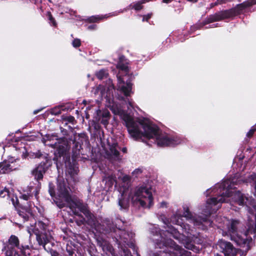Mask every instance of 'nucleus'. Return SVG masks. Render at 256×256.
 <instances>
[{"mask_svg": "<svg viewBox=\"0 0 256 256\" xmlns=\"http://www.w3.org/2000/svg\"><path fill=\"white\" fill-rule=\"evenodd\" d=\"M182 216H181L174 215L170 218V222L180 226L183 230V233H180L178 230L173 226H170L165 232H162L160 228L156 226H152L150 229L152 236L151 239L154 242L156 248H162L166 247V252H163L168 253L170 256H190L191 252H188L176 245L175 242L168 238V236H172L183 244L184 247L194 252H197L198 249L193 244L192 240H194L193 228H191L188 224H184L182 222Z\"/></svg>", "mask_w": 256, "mask_h": 256, "instance_id": "7ed1b4c3", "label": "nucleus"}, {"mask_svg": "<svg viewBox=\"0 0 256 256\" xmlns=\"http://www.w3.org/2000/svg\"><path fill=\"white\" fill-rule=\"evenodd\" d=\"M117 67L122 70H124V72H127L128 70V66L127 65L120 62L118 64Z\"/></svg>", "mask_w": 256, "mask_h": 256, "instance_id": "a878e982", "label": "nucleus"}, {"mask_svg": "<svg viewBox=\"0 0 256 256\" xmlns=\"http://www.w3.org/2000/svg\"><path fill=\"white\" fill-rule=\"evenodd\" d=\"M122 180L123 182H128L130 181V178L127 176H124L122 177Z\"/></svg>", "mask_w": 256, "mask_h": 256, "instance_id": "72a5a7b5", "label": "nucleus"}, {"mask_svg": "<svg viewBox=\"0 0 256 256\" xmlns=\"http://www.w3.org/2000/svg\"><path fill=\"white\" fill-rule=\"evenodd\" d=\"M130 200L136 206L150 208L153 204V196L150 186L146 184H139L132 189L128 194L122 192L118 198V204L120 210H126Z\"/></svg>", "mask_w": 256, "mask_h": 256, "instance_id": "20e7f679", "label": "nucleus"}, {"mask_svg": "<svg viewBox=\"0 0 256 256\" xmlns=\"http://www.w3.org/2000/svg\"><path fill=\"white\" fill-rule=\"evenodd\" d=\"M222 2H224V0H218L216 2L211 4V7H213L219 4H221Z\"/></svg>", "mask_w": 256, "mask_h": 256, "instance_id": "7c9ffc66", "label": "nucleus"}, {"mask_svg": "<svg viewBox=\"0 0 256 256\" xmlns=\"http://www.w3.org/2000/svg\"><path fill=\"white\" fill-rule=\"evenodd\" d=\"M124 102L127 105L128 109H130V108H134V102L132 100L126 98V100H124Z\"/></svg>", "mask_w": 256, "mask_h": 256, "instance_id": "bb28decb", "label": "nucleus"}, {"mask_svg": "<svg viewBox=\"0 0 256 256\" xmlns=\"http://www.w3.org/2000/svg\"><path fill=\"white\" fill-rule=\"evenodd\" d=\"M52 113L54 114H56L60 113V112H52Z\"/></svg>", "mask_w": 256, "mask_h": 256, "instance_id": "79ce46f5", "label": "nucleus"}, {"mask_svg": "<svg viewBox=\"0 0 256 256\" xmlns=\"http://www.w3.org/2000/svg\"><path fill=\"white\" fill-rule=\"evenodd\" d=\"M16 159L10 157L7 160L0 163V174L8 173L17 168Z\"/></svg>", "mask_w": 256, "mask_h": 256, "instance_id": "f8f14e48", "label": "nucleus"}, {"mask_svg": "<svg viewBox=\"0 0 256 256\" xmlns=\"http://www.w3.org/2000/svg\"><path fill=\"white\" fill-rule=\"evenodd\" d=\"M33 203L30 202H28L26 204L23 206L21 208V210H18L20 216H22L24 220L28 218L30 216L32 215V206Z\"/></svg>", "mask_w": 256, "mask_h": 256, "instance_id": "dca6fc26", "label": "nucleus"}, {"mask_svg": "<svg viewBox=\"0 0 256 256\" xmlns=\"http://www.w3.org/2000/svg\"><path fill=\"white\" fill-rule=\"evenodd\" d=\"M124 224V222L123 220L120 219H118L115 222V228H110L109 230H106V232H116L117 236L116 238L117 241L120 240H123L124 242L126 243L128 239H130L133 238L134 234L132 232H126L124 230H122Z\"/></svg>", "mask_w": 256, "mask_h": 256, "instance_id": "9d476101", "label": "nucleus"}, {"mask_svg": "<svg viewBox=\"0 0 256 256\" xmlns=\"http://www.w3.org/2000/svg\"><path fill=\"white\" fill-rule=\"evenodd\" d=\"M52 256H58V254L56 252H54L52 254Z\"/></svg>", "mask_w": 256, "mask_h": 256, "instance_id": "58836bf2", "label": "nucleus"}, {"mask_svg": "<svg viewBox=\"0 0 256 256\" xmlns=\"http://www.w3.org/2000/svg\"><path fill=\"white\" fill-rule=\"evenodd\" d=\"M42 154L40 151H38L34 153L32 156L35 158H40L42 156Z\"/></svg>", "mask_w": 256, "mask_h": 256, "instance_id": "c756f323", "label": "nucleus"}, {"mask_svg": "<svg viewBox=\"0 0 256 256\" xmlns=\"http://www.w3.org/2000/svg\"><path fill=\"white\" fill-rule=\"evenodd\" d=\"M217 246L220 247L225 256H236L238 250L234 248L230 242L223 240H220Z\"/></svg>", "mask_w": 256, "mask_h": 256, "instance_id": "9b49d317", "label": "nucleus"}, {"mask_svg": "<svg viewBox=\"0 0 256 256\" xmlns=\"http://www.w3.org/2000/svg\"><path fill=\"white\" fill-rule=\"evenodd\" d=\"M0 220H1V218H0Z\"/></svg>", "mask_w": 256, "mask_h": 256, "instance_id": "de8ad7c7", "label": "nucleus"}, {"mask_svg": "<svg viewBox=\"0 0 256 256\" xmlns=\"http://www.w3.org/2000/svg\"><path fill=\"white\" fill-rule=\"evenodd\" d=\"M188 2H196L198 1V0H186Z\"/></svg>", "mask_w": 256, "mask_h": 256, "instance_id": "ea45409f", "label": "nucleus"}, {"mask_svg": "<svg viewBox=\"0 0 256 256\" xmlns=\"http://www.w3.org/2000/svg\"><path fill=\"white\" fill-rule=\"evenodd\" d=\"M248 220H250V216H248Z\"/></svg>", "mask_w": 256, "mask_h": 256, "instance_id": "a18cd8bd", "label": "nucleus"}, {"mask_svg": "<svg viewBox=\"0 0 256 256\" xmlns=\"http://www.w3.org/2000/svg\"><path fill=\"white\" fill-rule=\"evenodd\" d=\"M104 180H106V182H109L110 186L112 185L114 182H116V183L117 182H116V176L115 175H114L112 174L108 176H106L104 178Z\"/></svg>", "mask_w": 256, "mask_h": 256, "instance_id": "4be33fe9", "label": "nucleus"}, {"mask_svg": "<svg viewBox=\"0 0 256 256\" xmlns=\"http://www.w3.org/2000/svg\"><path fill=\"white\" fill-rule=\"evenodd\" d=\"M96 27V24H92V25L89 26H88V28L90 30H91L95 29Z\"/></svg>", "mask_w": 256, "mask_h": 256, "instance_id": "f704fd0d", "label": "nucleus"}, {"mask_svg": "<svg viewBox=\"0 0 256 256\" xmlns=\"http://www.w3.org/2000/svg\"><path fill=\"white\" fill-rule=\"evenodd\" d=\"M138 256H140V255L138 254Z\"/></svg>", "mask_w": 256, "mask_h": 256, "instance_id": "49530a36", "label": "nucleus"}, {"mask_svg": "<svg viewBox=\"0 0 256 256\" xmlns=\"http://www.w3.org/2000/svg\"><path fill=\"white\" fill-rule=\"evenodd\" d=\"M58 186L56 196L54 200L58 207L62 208L65 206L70 208L74 214L80 216L82 213L88 219L93 220V215L90 212L88 206L78 201L74 202L72 200L70 194V188L67 186V181L62 178H58Z\"/></svg>", "mask_w": 256, "mask_h": 256, "instance_id": "39448f33", "label": "nucleus"}, {"mask_svg": "<svg viewBox=\"0 0 256 256\" xmlns=\"http://www.w3.org/2000/svg\"><path fill=\"white\" fill-rule=\"evenodd\" d=\"M46 170L44 166L42 164H40L32 171V174L34 177V178L36 180V182L38 183L36 188H40V182L38 180L42 178Z\"/></svg>", "mask_w": 256, "mask_h": 256, "instance_id": "f3484780", "label": "nucleus"}, {"mask_svg": "<svg viewBox=\"0 0 256 256\" xmlns=\"http://www.w3.org/2000/svg\"><path fill=\"white\" fill-rule=\"evenodd\" d=\"M49 193L51 196L53 197L54 195V186L53 184L50 182L49 183V190H48Z\"/></svg>", "mask_w": 256, "mask_h": 256, "instance_id": "c85d7f7f", "label": "nucleus"}, {"mask_svg": "<svg viewBox=\"0 0 256 256\" xmlns=\"http://www.w3.org/2000/svg\"><path fill=\"white\" fill-rule=\"evenodd\" d=\"M108 150H106V154L110 157V158L114 159V160H120L119 156L118 150L120 148L118 146V144L114 142L111 144L110 142H108Z\"/></svg>", "mask_w": 256, "mask_h": 256, "instance_id": "4468645a", "label": "nucleus"}, {"mask_svg": "<svg viewBox=\"0 0 256 256\" xmlns=\"http://www.w3.org/2000/svg\"><path fill=\"white\" fill-rule=\"evenodd\" d=\"M80 44L81 42L80 40L78 38H74L72 42V45L74 48L79 47Z\"/></svg>", "mask_w": 256, "mask_h": 256, "instance_id": "cd10ccee", "label": "nucleus"}, {"mask_svg": "<svg viewBox=\"0 0 256 256\" xmlns=\"http://www.w3.org/2000/svg\"><path fill=\"white\" fill-rule=\"evenodd\" d=\"M107 74V72L104 70H101L98 72L96 74L97 78L100 80L103 79L106 76Z\"/></svg>", "mask_w": 256, "mask_h": 256, "instance_id": "5701e85b", "label": "nucleus"}, {"mask_svg": "<svg viewBox=\"0 0 256 256\" xmlns=\"http://www.w3.org/2000/svg\"><path fill=\"white\" fill-rule=\"evenodd\" d=\"M143 172V170L141 168L136 169L132 173V175L135 177L139 176Z\"/></svg>", "mask_w": 256, "mask_h": 256, "instance_id": "393cba45", "label": "nucleus"}, {"mask_svg": "<svg viewBox=\"0 0 256 256\" xmlns=\"http://www.w3.org/2000/svg\"><path fill=\"white\" fill-rule=\"evenodd\" d=\"M118 90L123 92L126 96H128L132 92V84L130 82H124L120 76H118Z\"/></svg>", "mask_w": 256, "mask_h": 256, "instance_id": "ddd939ff", "label": "nucleus"}, {"mask_svg": "<svg viewBox=\"0 0 256 256\" xmlns=\"http://www.w3.org/2000/svg\"><path fill=\"white\" fill-rule=\"evenodd\" d=\"M6 196H8V198H10V200L12 204L16 207L18 204V198L14 195L11 196L10 193L6 188H5L4 190L0 191V197L4 198Z\"/></svg>", "mask_w": 256, "mask_h": 256, "instance_id": "aec40b11", "label": "nucleus"}, {"mask_svg": "<svg viewBox=\"0 0 256 256\" xmlns=\"http://www.w3.org/2000/svg\"><path fill=\"white\" fill-rule=\"evenodd\" d=\"M26 151V150L25 148H24L22 150V156L24 158H26V156H27V154H26V153L24 152Z\"/></svg>", "mask_w": 256, "mask_h": 256, "instance_id": "e433bc0d", "label": "nucleus"}, {"mask_svg": "<svg viewBox=\"0 0 256 256\" xmlns=\"http://www.w3.org/2000/svg\"><path fill=\"white\" fill-rule=\"evenodd\" d=\"M42 141L45 146L56 149L54 153L60 156H63L68 149V142L63 138H58L54 134H46Z\"/></svg>", "mask_w": 256, "mask_h": 256, "instance_id": "1a4fd4ad", "label": "nucleus"}, {"mask_svg": "<svg viewBox=\"0 0 256 256\" xmlns=\"http://www.w3.org/2000/svg\"><path fill=\"white\" fill-rule=\"evenodd\" d=\"M173 0H163V2H164V3H166V4H168L169 2H170L172 1Z\"/></svg>", "mask_w": 256, "mask_h": 256, "instance_id": "4c0bfd02", "label": "nucleus"}, {"mask_svg": "<svg viewBox=\"0 0 256 256\" xmlns=\"http://www.w3.org/2000/svg\"><path fill=\"white\" fill-rule=\"evenodd\" d=\"M254 4H256V0H248L238 4L233 8L221 11L210 16L205 20L204 24L233 18L244 12H246L248 8H250Z\"/></svg>", "mask_w": 256, "mask_h": 256, "instance_id": "0eeeda50", "label": "nucleus"}, {"mask_svg": "<svg viewBox=\"0 0 256 256\" xmlns=\"http://www.w3.org/2000/svg\"><path fill=\"white\" fill-rule=\"evenodd\" d=\"M96 120L106 126L110 119V113L108 110H100L96 111Z\"/></svg>", "mask_w": 256, "mask_h": 256, "instance_id": "2eb2a0df", "label": "nucleus"}, {"mask_svg": "<svg viewBox=\"0 0 256 256\" xmlns=\"http://www.w3.org/2000/svg\"><path fill=\"white\" fill-rule=\"evenodd\" d=\"M255 130H256L255 128L250 129L246 134L247 136L248 137L252 136L253 135Z\"/></svg>", "mask_w": 256, "mask_h": 256, "instance_id": "473e14b6", "label": "nucleus"}, {"mask_svg": "<svg viewBox=\"0 0 256 256\" xmlns=\"http://www.w3.org/2000/svg\"><path fill=\"white\" fill-rule=\"evenodd\" d=\"M167 203L165 202H162L160 203V206L162 208H164L166 206Z\"/></svg>", "mask_w": 256, "mask_h": 256, "instance_id": "c9c22d12", "label": "nucleus"}, {"mask_svg": "<svg viewBox=\"0 0 256 256\" xmlns=\"http://www.w3.org/2000/svg\"><path fill=\"white\" fill-rule=\"evenodd\" d=\"M122 151L124 152H126V148H123L122 149Z\"/></svg>", "mask_w": 256, "mask_h": 256, "instance_id": "a19ab883", "label": "nucleus"}, {"mask_svg": "<svg viewBox=\"0 0 256 256\" xmlns=\"http://www.w3.org/2000/svg\"><path fill=\"white\" fill-rule=\"evenodd\" d=\"M152 14H148L146 15L143 16L142 21H148V20L151 18Z\"/></svg>", "mask_w": 256, "mask_h": 256, "instance_id": "2f4dec72", "label": "nucleus"}, {"mask_svg": "<svg viewBox=\"0 0 256 256\" xmlns=\"http://www.w3.org/2000/svg\"><path fill=\"white\" fill-rule=\"evenodd\" d=\"M29 191L26 194H22L20 198H22L26 201L30 200V198L32 197L34 195L36 196L37 194L38 193L39 188L36 187H34L30 185L29 186Z\"/></svg>", "mask_w": 256, "mask_h": 256, "instance_id": "6ab92c4d", "label": "nucleus"}, {"mask_svg": "<svg viewBox=\"0 0 256 256\" xmlns=\"http://www.w3.org/2000/svg\"><path fill=\"white\" fill-rule=\"evenodd\" d=\"M38 112H39V110L34 111V114H37Z\"/></svg>", "mask_w": 256, "mask_h": 256, "instance_id": "37998d69", "label": "nucleus"}, {"mask_svg": "<svg viewBox=\"0 0 256 256\" xmlns=\"http://www.w3.org/2000/svg\"><path fill=\"white\" fill-rule=\"evenodd\" d=\"M230 182V184L232 183V188L230 189V191L233 192L234 193L236 192H241L240 190H236V186L240 184L242 182H244L243 180L241 178H238L237 175L234 176L232 178H224L222 182ZM246 183H250L251 185L254 186L255 188V193L256 194V174H253L250 176L245 181ZM244 194V193H242ZM244 194L248 196L250 198H252V202L248 206L243 205L242 206H244L245 208L248 210V212L250 214H252L254 216V218L255 222L252 224L250 222H248V229L247 234L248 235L253 234L254 238H256V202L254 203V199L252 196H249L248 194Z\"/></svg>", "mask_w": 256, "mask_h": 256, "instance_id": "423d86ee", "label": "nucleus"}, {"mask_svg": "<svg viewBox=\"0 0 256 256\" xmlns=\"http://www.w3.org/2000/svg\"><path fill=\"white\" fill-rule=\"evenodd\" d=\"M78 172V168L70 164L66 166V172L68 173L72 178H74V176L77 174Z\"/></svg>", "mask_w": 256, "mask_h": 256, "instance_id": "412c9836", "label": "nucleus"}, {"mask_svg": "<svg viewBox=\"0 0 256 256\" xmlns=\"http://www.w3.org/2000/svg\"><path fill=\"white\" fill-rule=\"evenodd\" d=\"M48 224L42 222H36L34 225L28 228V232L30 236L34 233L39 245L45 247V246L52 239V232L48 228Z\"/></svg>", "mask_w": 256, "mask_h": 256, "instance_id": "6e6552de", "label": "nucleus"}, {"mask_svg": "<svg viewBox=\"0 0 256 256\" xmlns=\"http://www.w3.org/2000/svg\"><path fill=\"white\" fill-rule=\"evenodd\" d=\"M48 19L50 21V25H52L54 26H56L57 25L56 22L54 18L52 16L50 12H48Z\"/></svg>", "mask_w": 256, "mask_h": 256, "instance_id": "b1692460", "label": "nucleus"}, {"mask_svg": "<svg viewBox=\"0 0 256 256\" xmlns=\"http://www.w3.org/2000/svg\"><path fill=\"white\" fill-rule=\"evenodd\" d=\"M122 12V11L114 12L109 13L108 14H106L104 15L93 16L88 18V20L91 22H98L100 20H102L103 19L111 17V16H116Z\"/></svg>", "mask_w": 256, "mask_h": 256, "instance_id": "a211bd4d", "label": "nucleus"}, {"mask_svg": "<svg viewBox=\"0 0 256 256\" xmlns=\"http://www.w3.org/2000/svg\"><path fill=\"white\" fill-rule=\"evenodd\" d=\"M232 188V183L230 182H218L214 186L208 189L205 194L206 196H210L204 204L200 206L199 210L201 216H194L189 210V206L187 204L182 206L184 212L182 216L190 224L202 230L208 226L216 225L222 230L223 236L230 235L232 240L240 246L244 248V251L246 252L250 248V244L252 238L248 236L247 231L244 234L236 233L237 225L239 222L237 220H228L226 217L216 218L214 224L209 218L212 214L216 212L222 206V203H228L232 208L236 211V206H248L252 202V198L248 196L242 194L240 192L234 193L230 191Z\"/></svg>", "mask_w": 256, "mask_h": 256, "instance_id": "f257e3e1", "label": "nucleus"}, {"mask_svg": "<svg viewBox=\"0 0 256 256\" xmlns=\"http://www.w3.org/2000/svg\"><path fill=\"white\" fill-rule=\"evenodd\" d=\"M114 90L112 80H108L106 84L93 88L92 92L96 98V102L106 100V106L114 114L119 116L124 120L128 133L134 140H142L143 138H146L160 147L174 146L182 142V140L179 136L164 132L147 120L134 118L126 112L120 104L114 101Z\"/></svg>", "mask_w": 256, "mask_h": 256, "instance_id": "f03ea898", "label": "nucleus"}, {"mask_svg": "<svg viewBox=\"0 0 256 256\" xmlns=\"http://www.w3.org/2000/svg\"><path fill=\"white\" fill-rule=\"evenodd\" d=\"M212 26V27H215V26H216V25L214 24H213Z\"/></svg>", "mask_w": 256, "mask_h": 256, "instance_id": "c03bdc74", "label": "nucleus"}]
</instances>
